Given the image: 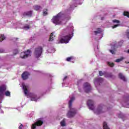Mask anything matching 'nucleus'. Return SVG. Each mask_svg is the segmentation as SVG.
<instances>
[{
	"label": "nucleus",
	"instance_id": "nucleus-1",
	"mask_svg": "<svg viewBox=\"0 0 129 129\" xmlns=\"http://www.w3.org/2000/svg\"><path fill=\"white\" fill-rule=\"evenodd\" d=\"M75 100V97H72L71 100L69 102V107L70 110L68 111L67 116L69 118H71L75 116L76 113H77V110L75 108H72V102Z\"/></svg>",
	"mask_w": 129,
	"mask_h": 129
},
{
	"label": "nucleus",
	"instance_id": "nucleus-2",
	"mask_svg": "<svg viewBox=\"0 0 129 129\" xmlns=\"http://www.w3.org/2000/svg\"><path fill=\"white\" fill-rule=\"evenodd\" d=\"M63 14L60 12L56 16H53L52 19V22L55 25H60L61 24V18H62Z\"/></svg>",
	"mask_w": 129,
	"mask_h": 129
},
{
	"label": "nucleus",
	"instance_id": "nucleus-3",
	"mask_svg": "<svg viewBox=\"0 0 129 129\" xmlns=\"http://www.w3.org/2000/svg\"><path fill=\"white\" fill-rule=\"evenodd\" d=\"M43 53V47L42 46H38L35 49L34 55L35 58L37 59L41 57Z\"/></svg>",
	"mask_w": 129,
	"mask_h": 129
},
{
	"label": "nucleus",
	"instance_id": "nucleus-4",
	"mask_svg": "<svg viewBox=\"0 0 129 129\" xmlns=\"http://www.w3.org/2000/svg\"><path fill=\"white\" fill-rule=\"evenodd\" d=\"M106 110H107V108H106V106L102 104H100L98 106L97 109L95 111V113H96V114H100V113L105 112Z\"/></svg>",
	"mask_w": 129,
	"mask_h": 129
},
{
	"label": "nucleus",
	"instance_id": "nucleus-5",
	"mask_svg": "<svg viewBox=\"0 0 129 129\" xmlns=\"http://www.w3.org/2000/svg\"><path fill=\"white\" fill-rule=\"evenodd\" d=\"M71 40V35H69L64 36L62 38L60 39V42L62 43L67 44L69 43V41Z\"/></svg>",
	"mask_w": 129,
	"mask_h": 129
},
{
	"label": "nucleus",
	"instance_id": "nucleus-6",
	"mask_svg": "<svg viewBox=\"0 0 129 129\" xmlns=\"http://www.w3.org/2000/svg\"><path fill=\"white\" fill-rule=\"evenodd\" d=\"M7 90V86L5 85H2L0 86V100H2L4 98V93Z\"/></svg>",
	"mask_w": 129,
	"mask_h": 129
},
{
	"label": "nucleus",
	"instance_id": "nucleus-7",
	"mask_svg": "<svg viewBox=\"0 0 129 129\" xmlns=\"http://www.w3.org/2000/svg\"><path fill=\"white\" fill-rule=\"evenodd\" d=\"M44 123V121L41 120H37L34 124H32L31 128L35 129L37 126H41Z\"/></svg>",
	"mask_w": 129,
	"mask_h": 129
},
{
	"label": "nucleus",
	"instance_id": "nucleus-8",
	"mask_svg": "<svg viewBox=\"0 0 129 129\" xmlns=\"http://www.w3.org/2000/svg\"><path fill=\"white\" fill-rule=\"evenodd\" d=\"M84 88L85 90V92H86V93H88L90 92V90H91V86H90V84L88 83H85L84 84Z\"/></svg>",
	"mask_w": 129,
	"mask_h": 129
},
{
	"label": "nucleus",
	"instance_id": "nucleus-9",
	"mask_svg": "<svg viewBox=\"0 0 129 129\" xmlns=\"http://www.w3.org/2000/svg\"><path fill=\"white\" fill-rule=\"evenodd\" d=\"M30 55V50H27V51L21 52L20 54V57L22 59H26Z\"/></svg>",
	"mask_w": 129,
	"mask_h": 129
},
{
	"label": "nucleus",
	"instance_id": "nucleus-10",
	"mask_svg": "<svg viewBox=\"0 0 129 129\" xmlns=\"http://www.w3.org/2000/svg\"><path fill=\"white\" fill-rule=\"evenodd\" d=\"M87 105L89 106V108L91 110L94 109V101H92V100H88Z\"/></svg>",
	"mask_w": 129,
	"mask_h": 129
},
{
	"label": "nucleus",
	"instance_id": "nucleus-11",
	"mask_svg": "<svg viewBox=\"0 0 129 129\" xmlns=\"http://www.w3.org/2000/svg\"><path fill=\"white\" fill-rule=\"evenodd\" d=\"M30 75V74L28 73V72H24L22 74V78L23 79V80H27L28 78H29V76Z\"/></svg>",
	"mask_w": 129,
	"mask_h": 129
},
{
	"label": "nucleus",
	"instance_id": "nucleus-12",
	"mask_svg": "<svg viewBox=\"0 0 129 129\" xmlns=\"http://www.w3.org/2000/svg\"><path fill=\"white\" fill-rule=\"evenodd\" d=\"M103 82V79L101 78H97L94 79V83L95 84L97 83L98 84L100 85L101 83Z\"/></svg>",
	"mask_w": 129,
	"mask_h": 129
},
{
	"label": "nucleus",
	"instance_id": "nucleus-13",
	"mask_svg": "<svg viewBox=\"0 0 129 129\" xmlns=\"http://www.w3.org/2000/svg\"><path fill=\"white\" fill-rule=\"evenodd\" d=\"M23 88L24 90V94H25V95H27V94H28V92H29V91L28 90V88H29V87L26 85H23Z\"/></svg>",
	"mask_w": 129,
	"mask_h": 129
},
{
	"label": "nucleus",
	"instance_id": "nucleus-14",
	"mask_svg": "<svg viewBox=\"0 0 129 129\" xmlns=\"http://www.w3.org/2000/svg\"><path fill=\"white\" fill-rule=\"evenodd\" d=\"M118 77L119 78H120V79L123 80V81H126V79H125V77H124V76H123L122 73H119L118 74Z\"/></svg>",
	"mask_w": 129,
	"mask_h": 129
},
{
	"label": "nucleus",
	"instance_id": "nucleus-15",
	"mask_svg": "<svg viewBox=\"0 0 129 129\" xmlns=\"http://www.w3.org/2000/svg\"><path fill=\"white\" fill-rule=\"evenodd\" d=\"M32 11H28L27 12H25L23 14V16H28V17H32Z\"/></svg>",
	"mask_w": 129,
	"mask_h": 129
},
{
	"label": "nucleus",
	"instance_id": "nucleus-16",
	"mask_svg": "<svg viewBox=\"0 0 129 129\" xmlns=\"http://www.w3.org/2000/svg\"><path fill=\"white\" fill-rule=\"evenodd\" d=\"M33 9L35 11H39L42 9V7L40 6L35 5L33 6Z\"/></svg>",
	"mask_w": 129,
	"mask_h": 129
},
{
	"label": "nucleus",
	"instance_id": "nucleus-17",
	"mask_svg": "<svg viewBox=\"0 0 129 129\" xmlns=\"http://www.w3.org/2000/svg\"><path fill=\"white\" fill-rule=\"evenodd\" d=\"M103 127L104 129H110L109 128V127H108V125H107V123L105 121L103 123Z\"/></svg>",
	"mask_w": 129,
	"mask_h": 129
},
{
	"label": "nucleus",
	"instance_id": "nucleus-18",
	"mask_svg": "<svg viewBox=\"0 0 129 129\" xmlns=\"http://www.w3.org/2000/svg\"><path fill=\"white\" fill-rule=\"evenodd\" d=\"M61 126H66V122L65 119H63L60 122Z\"/></svg>",
	"mask_w": 129,
	"mask_h": 129
},
{
	"label": "nucleus",
	"instance_id": "nucleus-19",
	"mask_svg": "<svg viewBox=\"0 0 129 129\" xmlns=\"http://www.w3.org/2000/svg\"><path fill=\"white\" fill-rule=\"evenodd\" d=\"M6 39V37L5 36V35L0 34V42H2V41H4V40Z\"/></svg>",
	"mask_w": 129,
	"mask_h": 129
},
{
	"label": "nucleus",
	"instance_id": "nucleus-20",
	"mask_svg": "<svg viewBox=\"0 0 129 129\" xmlns=\"http://www.w3.org/2000/svg\"><path fill=\"white\" fill-rule=\"evenodd\" d=\"M123 15L124 16V17H127V18H129V12L126 11H124L123 13Z\"/></svg>",
	"mask_w": 129,
	"mask_h": 129
},
{
	"label": "nucleus",
	"instance_id": "nucleus-21",
	"mask_svg": "<svg viewBox=\"0 0 129 129\" xmlns=\"http://www.w3.org/2000/svg\"><path fill=\"white\" fill-rule=\"evenodd\" d=\"M124 59V57H121L120 58H117V59H116L115 62H116L117 63H119V62H121V61H122V60H123Z\"/></svg>",
	"mask_w": 129,
	"mask_h": 129
},
{
	"label": "nucleus",
	"instance_id": "nucleus-22",
	"mask_svg": "<svg viewBox=\"0 0 129 129\" xmlns=\"http://www.w3.org/2000/svg\"><path fill=\"white\" fill-rule=\"evenodd\" d=\"M54 36V34L53 33H51L49 37V41H53V39H54V37H53Z\"/></svg>",
	"mask_w": 129,
	"mask_h": 129
},
{
	"label": "nucleus",
	"instance_id": "nucleus-23",
	"mask_svg": "<svg viewBox=\"0 0 129 129\" xmlns=\"http://www.w3.org/2000/svg\"><path fill=\"white\" fill-rule=\"evenodd\" d=\"M48 10L47 9H44V11L43 12V16H46V15H48Z\"/></svg>",
	"mask_w": 129,
	"mask_h": 129
},
{
	"label": "nucleus",
	"instance_id": "nucleus-24",
	"mask_svg": "<svg viewBox=\"0 0 129 129\" xmlns=\"http://www.w3.org/2000/svg\"><path fill=\"white\" fill-rule=\"evenodd\" d=\"M108 65L110 66V67H113L114 66V63L108 62Z\"/></svg>",
	"mask_w": 129,
	"mask_h": 129
},
{
	"label": "nucleus",
	"instance_id": "nucleus-25",
	"mask_svg": "<svg viewBox=\"0 0 129 129\" xmlns=\"http://www.w3.org/2000/svg\"><path fill=\"white\" fill-rule=\"evenodd\" d=\"M5 95L6 96H11V92L9 91L5 92Z\"/></svg>",
	"mask_w": 129,
	"mask_h": 129
},
{
	"label": "nucleus",
	"instance_id": "nucleus-26",
	"mask_svg": "<svg viewBox=\"0 0 129 129\" xmlns=\"http://www.w3.org/2000/svg\"><path fill=\"white\" fill-rule=\"evenodd\" d=\"M97 31H95L94 33H95V35H97L98 33H100V28H98L97 29Z\"/></svg>",
	"mask_w": 129,
	"mask_h": 129
},
{
	"label": "nucleus",
	"instance_id": "nucleus-27",
	"mask_svg": "<svg viewBox=\"0 0 129 129\" xmlns=\"http://www.w3.org/2000/svg\"><path fill=\"white\" fill-rule=\"evenodd\" d=\"M24 30H29V29H30V26L26 25L24 26Z\"/></svg>",
	"mask_w": 129,
	"mask_h": 129
},
{
	"label": "nucleus",
	"instance_id": "nucleus-28",
	"mask_svg": "<svg viewBox=\"0 0 129 129\" xmlns=\"http://www.w3.org/2000/svg\"><path fill=\"white\" fill-rule=\"evenodd\" d=\"M31 100L36 101V100H37V95H35V97H32Z\"/></svg>",
	"mask_w": 129,
	"mask_h": 129
},
{
	"label": "nucleus",
	"instance_id": "nucleus-29",
	"mask_svg": "<svg viewBox=\"0 0 129 129\" xmlns=\"http://www.w3.org/2000/svg\"><path fill=\"white\" fill-rule=\"evenodd\" d=\"M112 22H113V23H116L117 24H119V23H120L119 21H118L116 19L113 20Z\"/></svg>",
	"mask_w": 129,
	"mask_h": 129
},
{
	"label": "nucleus",
	"instance_id": "nucleus-30",
	"mask_svg": "<svg viewBox=\"0 0 129 129\" xmlns=\"http://www.w3.org/2000/svg\"><path fill=\"white\" fill-rule=\"evenodd\" d=\"M14 55H17V54H19V50L18 49H15L14 50Z\"/></svg>",
	"mask_w": 129,
	"mask_h": 129
},
{
	"label": "nucleus",
	"instance_id": "nucleus-31",
	"mask_svg": "<svg viewBox=\"0 0 129 129\" xmlns=\"http://www.w3.org/2000/svg\"><path fill=\"white\" fill-rule=\"evenodd\" d=\"M119 26V24H116L112 26V29H115V28H117Z\"/></svg>",
	"mask_w": 129,
	"mask_h": 129
},
{
	"label": "nucleus",
	"instance_id": "nucleus-32",
	"mask_svg": "<svg viewBox=\"0 0 129 129\" xmlns=\"http://www.w3.org/2000/svg\"><path fill=\"white\" fill-rule=\"evenodd\" d=\"M72 59V57H68L67 58V61H68V62H70Z\"/></svg>",
	"mask_w": 129,
	"mask_h": 129
},
{
	"label": "nucleus",
	"instance_id": "nucleus-33",
	"mask_svg": "<svg viewBox=\"0 0 129 129\" xmlns=\"http://www.w3.org/2000/svg\"><path fill=\"white\" fill-rule=\"evenodd\" d=\"M109 51H110V53H111V54H112L113 55H114V54H115V52L114 51V50H109Z\"/></svg>",
	"mask_w": 129,
	"mask_h": 129
},
{
	"label": "nucleus",
	"instance_id": "nucleus-34",
	"mask_svg": "<svg viewBox=\"0 0 129 129\" xmlns=\"http://www.w3.org/2000/svg\"><path fill=\"white\" fill-rule=\"evenodd\" d=\"M99 74L100 76H102L104 74H103V73L102 72V71H100L99 72Z\"/></svg>",
	"mask_w": 129,
	"mask_h": 129
},
{
	"label": "nucleus",
	"instance_id": "nucleus-35",
	"mask_svg": "<svg viewBox=\"0 0 129 129\" xmlns=\"http://www.w3.org/2000/svg\"><path fill=\"white\" fill-rule=\"evenodd\" d=\"M23 127H24V125H23V124H21L19 126V129H22Z\"/></svg>",
	"mask_w": 129,
	"mask_h": 129
},
{
	"label": "nucleus",
	"instance_id": "nucleus-36",
	"mask_svg": "<svg viewBox=\"0 0 129 129\" xmlns=\"http://www.w3.org/2000/svg\"><path fill=\"white\" fill-rule=\"evenodd\" d=\"M5 50L0 48V53H4Z\"/></svg>",
	"mask_w": 129,
	"mask_h": 129
},
{
	"label": "nucleus",
	"instance_id": "nucleus-37",
	"mask_svg": "<svg viewBox=\"0 0 129 129\" xmlns=\"http://www.w3.org/2000/svg\"><path fill=\"white\" fill-rule=\"evenodd\" d=\"M126 35L127 38H128V39H129V32H127L126 33Z\"/></svg>",
	"mask_w": 129,
	"mask_h": 129
},
{
	"label": "nucleus",
	"instance_id": "nucleus-38",
	"mask_svg": "<svg viewBox=\"0 0 129 129\" xmlns=\"http://www.w3.org/2000/svg\"><path fill=\"white\" fill-rule=\"evenodd\" d=\"M122 43H123V41H120L118 44L119 45H120V46H121L122 45Z\"/></svg>",
	"mask_w": 129,
	"mask_h": 129
},
{
	"label": "nucleus",
	"instance_id": "nucleus-39",
	"mask_svg": "<svg viewBox=\"0 0 129 129\" xmlns=\"http://www.w3.org/2000/svg\"><path fill=\"white\" fill-rule=\"evenodd\" d=\"M67 78H68V77L66 76V77H64V79H63V81H64V80H66V79H67Z\"/></svg>",
	"mask_w": 129,
	"mask_h": 129
},
{
	"label": "nucleus",
	"instance_id": "nucleus-40",
	"mask_svg": "<svg viewBox=\"0 0 129 129\" xmlns=\"http://www.w3.org/2000/svg\"><path fill=\"white\" fill-rule=\"evenodd\" d=\"M103 20H104V17H101V20L103 21Z\"/></svg>",
	"mask_w": 129,
	"mask_h": 129
},
{
	"label": "nucleus",
	"instance_id": "nucleus-41",
	"mask_svg": "<svg viewBox=\"0 0 129 129\" xmlns=\"http://www.w3.org/2000/svg\"><path fill=\"white\" fill-rule=\"evenodd\" d=\"M125 63H126V64H129V61L127 62L126 61Z\"/></svg>",
	"mask_w": 129,
	"mask_h": 129
},
{
	"label": "nucleus",
	"instance_id": "nucleus-42",
	"mask_svg": "<svg viewBox=\"0 0 129 129\" xmlns=\"http://www.w3.org/2000/svg\"><path fill=\"white\" fill-rule=\"evenodd\" d=\"M127 53H129V50H128H128H127Z\"/></svg>",
	"mask_w": 129,
	"mask_h": 129
}]
</instances>
